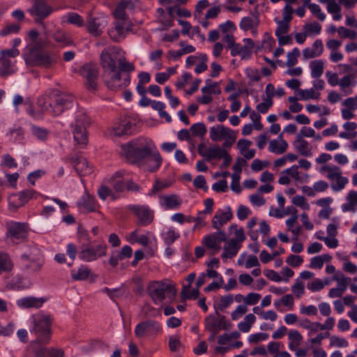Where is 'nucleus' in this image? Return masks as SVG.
<instances>
[{"label": "nucleus", "instance_id": "2", "mask_svg": "<svg viewBox=\"0 0 357 357\" xmlns=\"http://www.w3.org/2000/svg\"><path fill=\"white\" fill-rule=\"evenodd\" d=\"M74 98L70 94L57 93L52 96H41L38 99L37 105L45 112L52 116H59L65 109L70 108Z\"/></svg>", "mask_w": 357, "mask_h": 357}, {"label": "nucleus", "instance_id": "18", "mask_svg": "<svg viewBox=\"0 0 357 357\" xmlns=\"http://www.w3.org/2000/svg\"><path fill=\"white\" fill-rule=\"evenodd\" d=\"M67 160L73 166L79 176H86L92 172V167L89 165L88 160L84 157L81 155L68 157Z\"/></svg>", "mask_w": 357, "mask_h": 357}, {"label": "nucleus", "instance_id": "54", "mask_svg": "<svg viewBox=\"0 0 357 357\" xmlns=\"http://www.w3.org/2000/svg\"><path fill=\"white\" fill-rule=\"evenodd\" d=\"M303 29L307 35L319 34L321 30V26L318 22L306 24Z\"/></svg>", "mask_w": 357, "mask_h": 357}, {"label": "nucleus", "instance_id": "49", "mask_svg": "<svg viewBox=\"0 0 357 357\" xmlns=\"http://www.w3.org/2000/svg\"><path fill=\"white\" fill-rule=\"evenodd\" d=\"M300 56V51L295 47L291 52L287 53L286 66L289 68L294 66L298 62V57Z\"/></svg>", "mask_w": 357, "mask_h": 357}, {"label": "nucleus", "instance_id": "33", "mask_svg": "<svg viewBox=\"0 0 357 357\" xmlns=\"http://www.w3.org/2000/svg\"><path fill=\"white\" fill-rule=\"evenodd\" d=\"M311 75L313 78H319L324 69V62L322 60H314L310 62Z\"/></svg>", "mask_w": 357, "mask_h": 357}, {"label": "nucleus", "instance_id": "60", "mask_svg": "<svg viewBox=\"0 0 357 357\" xmlns=\"http://www.w3.org/2000/svg\"><path fill=\"white\" fill-rule=\"evenodd\" d=\"M308 8L311 13L315 15L320 21H324L326 18L325 14L321 11V8L319 5L315 3H310Z\"/></svg>", "mask_w": 357, "mask_h": 357}, {"label": "nucleus", "instance_id": "42", "mask_svg": "<svg viewBox=\"0 0 357 357\" xmlns=\"http://www.w3.org/2000/svg\"><path fill=\"white\" fill-rule=\"evenodd\" d=\"M66 17V22L68 24L75 25L78 27H82L84 25V20L83 17L77 13H68Z\"/></svg>", "mask_w": 357, "mask_h": 357}, {"label": "nucleus", "instance_id": "31", "mask_svg": "<svg viewBox=\"0 0 357 357\" xmlns=\"http://www.w3.org/2000/svg\"><path fill=\"white\" fill-rule=\"evenodd\" d=\"M13 268L14 264L10 256L6 252H0V275L10 272Z\"/></svg>", "mask_w": 357, "mask_h": 357}, {"label": "nucleus", "instance_id": "30", "mask_svg": "<svg viewBox=\"0 0 357 357\" xmlns=\"http://www.w3.org/2000/svg\"><path fill=\"white\" fill-rule=\"evenodd\" d=\"M182 204L181 199L176 195H171L165 196L162 199V205L167 209H176L180 207Z\"/></svg>", "mask_w": 357, "mask_h": 357}, {"label": "nucleus", "instance_id": "19", "mask_svg": "<svg viewBox=\"0 0 357 357\" xmlns=\"http://www.w3.org/2000/svg\"><path fill=\"white\" fill-rule=\"evenodd\" d=\"M132 24L128 20H116L114 29L109 31L108 33L114 41H119L125 36V31H130Z\"/></svg>", "mask_w": 357, "mask_h": 357}, {"label": "nucleus", "instance_id": "3", "mask_svg": "<svg viewBox=\"0 0 357 357\" xmlns=\"http://www.w3.org/2000/svg\"><path fill=\"white\" fill-rule=\"evenodd\" d=\"M31 320L33 327L31 333L35 335L37 342L43 344H48L52 334L54 317L50 314L39 312L32 315Z\"/></svg>", "mask_w": 357, "mask_h": 357}, {"label": "nucleus", "instance_id": "32", "mask_svg": "<svg viewBox=\"0 0 357 357\" xmlns=\"http://www.w3.org/2000/svg\"><path fill=\"white\" fill-rule=\"evenodd\" d=\"M19 203L17 204V206H22L24 205L26 203L29 202V199L36 198L38 196V193L36 191L32 189H28L23 191L20 192L17 195Z\"/></svg>", "mask_w": 357, "mask_h": 357}, {"label": "nucleus", "instance_id": "55", "mask_svg": "<svg viewBox=\"0 0 357 357\" xmlns=\"http://www.w3.org/2000/svg\"><path fill=\"white\" fill-rule=\"evenodd\" d=\"M299 325L305 329L309 330L310 332H317L319 329V322H311L309 319H305L301 320Z\"/></svg>", "mask_w": 357, "mask_h": 357}, {"label": "nucleus", "instance_id": "36", "mask_svg": "<svg viewBox=\"0 0 357 357\" xmlns=\"http://www.w3.org/2000/svg\"><path fill=\"white\" fill-rule=\"evenodd\" d=\"M43 344H40L37 342L32 343L33 352L35 357H50V348H47L43 346Z\"/></svg>", "mask_w": 357, "mask_h": 357}, {"label": "nucleus", "instance_id": "1", "mask_svg": "<svg viewBox=\"0 0 357 357\" xmlns=\"http://www.w3.org/2000/svg\"><path fill=\"white\" fill-rule=\"evenodd\" d=\"M121 149L129 162L144 167L149 172L156 171L161 165L162 157L150 139H134L121 145Z\"/></svg>", "mask_w": 357, "mask_h": 357}, {"label": "nucleus", "instance_id": "51", "mask_svg": "<svg viewBox=\"0 0 357 357\" xmlns=\"http://www.w3.org/2000/svg\"><path fill=\"white\" fill-rule=\"evenodd\" d=\"M333 280L337 282V287L342 292L344 293L348 286L347 278L343 274H335L333 277Z\"/></svg>", "mask_w": 357, "mask_h": 357}, {"label": "nucleus", "instance_id": "53", "mask_svg": "<svg viewBox=\"0 0 357 357\" xmlns=\"http://www.w3.org/2000/svg\"><path fill=\"white\" fill-rule=\"evenodd\" d=\"M33 135L41 141L47 139L49 135V131L45 128H42L37 126H33L31 128Z\"/></svg>", "mask_w": 357, "mask_h": 357}, {"label": "nucleus", "instance_id": "39", "mask_svg": "<svg viewBox=\"0 0 357 357\" xmlns=\"http://www.w3.org/2000/svg\"><path fill=\"white\" fill-rule=\"evenodd\" d=\"M258 18L256 17L255 19H253L250 17H243L239 24L240 28L245 31L254 28L255 26H258Z\"/></svg>", "mask_w": 357, "mask_h": 357}, {"label": "nucleus", "instance_id": "57", "mask_svg": "<svg viewBox=\"0 0 357 357\" xmlns=\"http://www.w3.org/2000/svg\"><path fill=\"white\" fill-rule=\"evenodd\" d=\"M349 343L347 340L343 337H339L335 335H333L330 337V346L337 347H347Z\"/></svg>", "mask_w": 357, "mask_h": 357}, {"label": "nucleus", "instance_id": "41", "mask_svg": "<svg viewBox=\"0 0 357 357\" xmlns=\"http://www.w3.org/2000/svg\"><path fill=\"white\" fill-rule=\"evenodd\" d=\"M190 287L183 286L181 295L183 301L186 299H197L199 295V288L190 289Z\"/></svg>", "mask_w": 357, "mask_h": 357}, {"label": "nucleus", "instance_id": "8", "mask_svg": "<svg viewBox=\"0 0 357 357\" xmlns=\"http://www.w3.org/2000/svg\"><path fill=\"white\" fill-rule=\"evenodd\" d=\"M162 328L157 321L149 319L138 323L135 328V335L137 338L155 337L161 333Z\"/></svg>", "mask_w": 357, "mask_h": 357}, {"label": "nucleus", "instance_id": "43", "mask_svg": "<svg viewBox=\"0 0 357 357\" xmlns=\"http://www.w3.org/2000/svg\"><path fill=\"white\" fill-rule=\"evenodd\" d=\"M206 328L212 333L213 338L219 331V324L214 317L209 316L206 319Z\"/></svg>", "mask_w": 357, "mask_h": 357}, {"label": "nucleus", "instance_id": "47", "mask_svg": "<svg viewBox=\"0 0 357 357\" xmlns=\"http://www.w3.org/2000/svg\"><path fill=\"white\" fill-rule=\"evenodd\" d=\"M0 61L2 65V68L0 70V75L1 77H6L12 73V71L10 70V61L8 58L6 56L0 55Z\"/></svg>", "mask_w": 357, "mask_h": 357}, {"label": "nucleus", "instance_id": "11", "mask_svg": "<svg viewBox=\"0 0 357 357\" xmlns=\"http://www.w3.org/2000/svg\"><path fill=\"white\" fill-rule=\"evenodd\" d=\"M7 228V238L13 244H19L27 240L29 229L26 224L10 222L8 224Z\"/></svg>", "mask_w": 357, "mask_h": 357}, {"label": "nucleus", "instance_id": "21", "mask_svg": "<svg viewBox=\"0 0 357 357\" xmlns=\"http://www.w3.org/2000/svg\"><path fill=\"white\" fill-rule=\"evenodd\" d=\"M45 301L43 298L28 296L18 299L16 303L20 308H39L42 307Z\"/></svg>", "mask_w": 357, "mask_h": 357}, {"label": "nucleus", "instance_id": "26", "mask_svg": "<svg viewBox=\"0 0 357 357\" xmlns=\"http://www.w3.org/2000/svg\"><path fill=\"white\" fill-rule=\"evenodd\" d=\"M241 247V245L236 243V240L230 239L227 244L224 247V251L222 254V257L225 259H231L237 255Z\"/></svg>", "mask_w": 357, "mask_h": 357}, {"label": "nucleus", "instance_id": "24", "mask_svg": "<svg viewBox=\"0 0 357 357\" xmlns=\"http://www.w3.org/2000/svg\"><path fill=\"white\" fill-rule=\"evenodd\" d=\"M295 149L301 155L306 157L312 155V146L310 144L302 138V135H296V140L294 142Z\"/></svg>", "mask_w": 357, "mask_h": 357}, {"label": "nucleus", "instance_id": "14", "mask_svg": "<svg viewBox=\"0 0 357 357\" xmlns=\"http://www.w3.org/2000/svg\"><path fill=\"white\" fill-rule=\"evenodd\" d=\"M321 172H327V178L330 181L337 180L336 183L331 184V188L335 192H339L344 188L345 185L349 182L347 177L342 176V172L341 169L335 165H325L321 168Z\"/></svg>", "mask_w": 357, "mask_h": 357}, {"label": "nucleus", "instance_id": "5", "mask_svg": "<svg viewBox=\"0 0 357 357\" xmlns=\"http://www.w3.org/2000/svg\"><path fill=\"white\" fill-rule=\"evenodd\" d=\"M31 6L27 12L33 17L35 23L42 24L43 20L49 17L55 9L47 0H29Z\"/></svg>", "mask_w": 357, "mask_h": 357}, {"label": "nucleus", "instance_id": "63", "mask_svg": "<svg viewBox=\"0 0 357 357\" xmlns=\"http://www.w3.org/2000/svg\"><path fill=\"white\" fill-rule=\"evenodd\" d=\"M261 298V295L258 293H249L244 299V304L247 305H253L257 304L259 299Z\"/></svg>", "mask_w": 357, "mask_h": 357}, {"label": "nucleus", "instance_id": "15", "mask_svg": "<svg viewBox=\"0 0 357 357\" xmlns=\"http://www.w3.org/2000/svg\"><path fill=\"white\" fill-rule=\"evenodd\" d=\"M227 235L224 231H217L211 234L205 236L202 243L211 250L213 255L217 254L221 249L220 244L227 241Z\"/></svg>", "mask_w": 357, "mask_h": 357}, {"label": "nucleus", "instance_id": "44", "mask_svg": "<svg viewBox=\"0 0 357 357\" xmlns=\"http://www.w3.org/2000/svg\"><path fill=\"white\" fill-rule=\"evenodd\" d=\"M117 68L120 73H129L135 70V66L132 63L128 62L125 59L120 58L118 59Z\"/></svg>", "mask_w": 357, "mask_h": 357}, {"label": "nucleus", "instance_id": "50", "mask_svg": "<svg viewBox=\"0 0 357 357\" xmlns=\"http://www.w3.org/2000/svg\"><path fill=\"white\" fill-rule=\"evenodd\" d=\"M298 93L300 96V99L309 100V99H318L320 96L319 93H315L313 89H299Z\"/></svg>", "mask_w": 357, "mask_h": 357}, {"label": "nucleus", "instance_id": "46", "mask_svg": "<svg viewBox=\"0 0 357 357\" xmlns=\"http://www.w3.org/2000/svg\"><path fill=\"white\" fill-rule=\"evenodd\" d=\"M234 301V297L231 294L221 296L218 304H215V307L220 310H224L228 307Z\"/></svg>", "mask_w": 357, "mask_h": 357}, {"label": "nucleus", "instance_id": "20", "mask_svg": "<svg viewBox=\"0 0 357 357\" xmlns=\"http://www.w3.org/2000/svg\"><path fill=\"white\" fill-rule=\"evenodd\" d=\"M233 218V213L231 207L227 206L225 211L218 210L211 220L212 227L217 231H222L220 229Z\"/></svg>", "mask_w": 357, "mask_h": 357}, {"label": "nucleus", "instance_id": "45", "mask_svg": "<svg viewBox=\"0 0 357 357\" xmlns=\"http://www.w3.org/2000/svg\"><path fill=\"white\" fill-rule=\"evenodd\" d=\"M190 130L194 136L201 137L202 138L206 135L207 130L203 123H194L190 127Z\"/></svg>", "mask_w": 357, "mask_h": 357}, {"label": "nucleus", "instance_id": "9", "mask_svg": "<svg viewBox=\"0 0 357 357\" xmlns=\"http://www.w3.org/2000/svg\"><path fill=\"white\" fill-rule=\"evenodd\" d=\"M88 124V117L85 114H80L76 116L75 123L72 125V127L73 138L77 144L83 146L87 144L86 126Z\"/></svg>", "mask_w": 357, "mask_h": 357}, {"label": "nucleus", "instance_id": "62", "mask_svg": "<svg viewBox=\"0 0 357 357\" xmlns=\"http://www.w3.org/2000/svg\"><path fill=\"white\" fill-rule=\"evenodd\" d=\"M337 32L340 36L342 38H349L350 39H355L357 37V33L355 31L346 29L344 26H340L337 29Z\"/></svg>", "mask_w": 357, "mask_h": 357}, {"label": "nucleus", "instance_id": "17", "mask_svg": "<svg viewBox=\"0 0 357 357\" xmlns=\"http://www.w3.org/2000/svg\"><path fill=\"white\" fill-rule=\"evenodd\" d=\"M130 209L137 218V224L140 226L150 225L154 219V212L148 206L133 205Z\"/></svg>", "mask_w": 357, "mask_h": 357}, {"label": "nucleus", "instance_id": "12", "mask_svg": "<svg viewBox=\"0 0 357 357\" xmlns=\"http://www.w3.org/2000/svg\"><path fill=\"white\" fill-rule=\"evenodd\" d=\"M79 74L85 79V86L89 91H95L98 89L99 69L96 64H84L79 70Z\"/></svg>", "mask_w": 357, "mask_h": 357}, {"label": "nucleus", "instance_id": "56", "mask_svg": "<svg viewBox=\"0 0 357 357\" xmlns=\"http://www.w3.org/2000/svg\"><path fill=\"white\" fill-rule=\"evenodd\" d=\"M123 3H119L116 6L115 10L114 12V16L116 20H128V17L127 14L125 12L126 8L123 6Z\"/></svg>", "mask_w": 357, "mask_h": 357}, {"label": "nucleus", "instance_id": "48", "mask_svg": "<svg viewBox=\"0 0 357 357\" xmlns=\"http://www.w3.org/2000/svg\"><path fill=\"white\" fill-rule=\"evenodd\" d=\"M22 259L24 260V267L26 270L36 272L40 269V264L34 260L29 261L26 255H22Z\"/></svg>", "mask_w": 357, "mask_h": 357}, {"label": "nucleus", "instance_id": "29", "mask_svg": "<svg viewBox=\"0 0 357 357\" xmlns=\"http://www.w3.org/2000/svg\"><path fill=\"white\" fill-rule=\"evenodd\" d=\"M53 38L61 47L69 46L73 44L71 37L65 31L59 29L53 34Z\"/></svg>", "mask_w": 357, "mask_h": 357}, {"label": "nucleus", "instance_id": "52", "mask_svg": "<svg viewBox=\"0 0 357 357\" xmlns=\"http://www.w3.org/2000/svg\"><path fill=\"white\" fill-rule=\"evenodd\" d=\"M262 100L263 102L258 104L256 107V109L258 111V112L261 114H266L268 112L269 109L273 106V100L265 98H263Z\"/></svg>", "mask_w": 357, "mask_h": 357}, {"label": "nucleus", "instance_id": "59", "mask_svg": "<svg viewBox=\"0 0 357 357\" xmlns=\"http://www.w3.org/2000/svg\"><path fill=\"white\" fill-rule=\"evenodd\" d=\"M218 83L214 82L211 84L206 85L205 86L202 88V92L204 94H216L219 95L221 93V89L218 86Z\"/></svg>", "mask_w": 357, "mask_h": 357}, {"label": "nucleus", "instance_id": "58", "mask_svg": "<svg viewBox=\"0 0 357 357\" xmlns=\"http://www.w3.org/2000/svg\"><path fill=\"white\" fill-rule=\"evenodd\" d=\"M208 61V57L206 54H200L199 56V63L197 64L195 72L197 74L202 73L207 70V64L206 62Z\"/></svg>", "mask_w": 357, "mask_h": 357}, {"label": "nucleus", "instance_id": "4", "mask_svg": "<svg viewBox=\"0 0 357 357\" xmlns=\"http://www.w3.org/2000/svg\"><path fill=\"white\" fill-rule=\"evenodd\" d=\"M148 292L155 304L161 303L166 296L172 298L176 294L175 287L165 282L153 281L148 287Z\"/></svg>", "mask_w": 357, "mask_h": 357}, {"label": "nucleus", "instance_id": "35", "mask_svg": "<svg viewBox=\"0 0 357 357\" xmlns=\"http://www.w3.org/2000/svg\"><path fill=\"white\" fill-rule=\"evenodd\" d=\"M288 337L290 340L289 343V348L291 351H296V347H298L303 340L301 334L296 330H291L288 333Z\"/></svg>", "mask_w": 357, "mask_h": 357}, {"label": "nucleus", "instance_id": "27", "mask_svg": "<svg viewBox=\"0 0 357 357\" xmlns=\"http://www.w3.org/2000/svg\"><path fill=\"white\" fill-rule=\"evenodd\" d=\"M91 274V268L86 265H81L77 270L70 271V276L74 281L86 280Z\"/></svg>", "mask_w": 357, "mask_h": 357}, {"label": "nucleus", "instance_id": "38", "mask_svg": "<svg viewBox=\"0 0 357 357\" xmlns=\"http://www.w3.org/2000/svg\"><path fill=\"white\" fill-rule=\"evenodd\" d=\"M225 151L226 150L220 148L218 145L209 148L206 160L207 161H211L213 159H222V157L225 154Z\"/></svg>", "mask_w": 357, "mask_h": 357}, {"label": "nucleus", "instance_id": "6", "mask_svg": "<svg viewBox=\"0 0 357 357\" xmlns=\"http://www.w3.org/2000/svg\"><path fill=\"white\" fill-rule=\"evenodd\" d=\"M59 58V56L55 53L46 51H36L31 52L29 55L26 61L33 66L52 68L56 64Z\"/></svg>", "mask_w": 357, "mask_h": 357}, {"label": "nucleus", "instance_id": "34", "mask_svg": "<svg viewBox=\"0 0 357 357\" xmlns=\"http://www.w3.org/2000/svg\"><path fill=\"white\" fill-rule=\"evenodd\" d=\"M132 124L130 122L123 121L119 125L114 126L112 132L115 136L122 137L123 135H130Z\"/></svg>", "mask_w": 357, "mask_h": 357}, {"label": "nucleus", "instance_id": "7", "mask_svg": "<svg viewBox=\"0 0 357 357\" xmlns=\"http://www.w3.org/2000/svg\"><path fill=\"white\" fill-rule=\"evenodd\" d=\"M119 49L115 47H109L104 49L100 54V64L105 74L112 73L118 71L117 54Z\"/></svg>", "mask_w": 357, "mask_h": 357}, {"label": "nucleus", "instance_id": "40", "mask_svg": "<svg viewBox=\"0 0 357 357\" xmlns=\"http://www.w3.org/2000/svg\"><path fill=\"white\" fill-rule=\"evenodd\" d=\"M327 10L333 15V18L335 21L340 20L342 18L341 7L334 1H330L327 4Z\"/></svg>", "mask_w": 357, "mask_h": 357}, {"label": "nucleus", "instance_id": "13", "mask_svg": "<svg viewBox=\"0 0 357 357\" xmlns=\"http://www.w3.org/2000/svg\"><path fill=\"white\" fill-rule=\"evenodd\" d=\"M104 82L109 90L120 91L130 84V75L127 74L122 77L119 70L112 73L104 74Z\"/></svg>", "mask_w": 357, "mask_h": 357}, {"label": "nucleus", "instance_id": "16", "mask_svg": "<svg viewBox=\"0 0 357 357\" xmlns=\"http://www.w3.org/2000/svg\"><path fill=\"white\" fill-rule=\"evenodd\" d=\"M86 29L88 32L94 37L101 36L103 29L107 24V17L100 15L95 17L90 12L88 15Z\"/></svg>", "mask_w": 357, "mask_h": 357}, {"label": "nucleus", "instance_id": "64", "mask_svg": "<svg viewBox=\"0 0 357 357\" xmlns=\"http://www.w3.org/2000/svg\"><path fill=\"white\" fill-rule=\"evenodd\" d=\"M179 236L178 233H176L173 228H170L165 234V241L166 244L170 245L178 238Z\"/></svg>", "mask_w": 357, "mask_h": 357}, {"label": "nucleus", "instance_id": "37", "mask_svg": "<svg viewBox=\"0 0 357 357\" xmlns=\"http://www.w3.org/2000/svg\"><path fill=\"white\" fill-rule=\"evenodd\" d=\"M255 321L256 317L254 314H248L245 317L243 321L238 323V328L241 332L248 333Z\"/></svg>", "mask_w": 357, "mask_h": 357}, {"label": "nucleus", "instance_id": "23", "mask_svg": "<svg viewBox=\"0 0 357 357\" xmlns=\"http://www.w3.org/2000/svg\"><path fill=\"white\" fill-rule=\"evenodd\" d=\"M287 148L288 143L283 139L282 133L279 135L277 139L271 140L268 145L269 151L278 155L284 153Z\"/></svg>", "mask_w": 357, "mask_h": 357}, {"label": "nucleus", "instance_id": "10", "mask_svg": "<svg viewBox=\"0 0 357 357\" xmlns=\"http://www.w3.org/2000/svg\"><path fill=\"white\" fill-rule=\"evenodd\" d=\"M107 248L105 244H98L94 247L89 244L82 245L78 252V257L84 261H93L106 255Z\"/></svg>", "mask_w": 357, "mask_h": 357}, {"label": "nucleus", "instance_id": "22", "mask_svg": "<svg viewBox=\"0 0 357 357\" xmlns=\"http://www.w3.org/2000/svg\"><path fill=\"white\" fill-rule=\"evenodd\" d=\"M79 208L83 209L86 213L95 212L99 208V204L94 196L86 194L83 196L81 201L77 203Z\"/></svg>", "mask_w": 357, "mask_h": 357}, {"label": "nucleus", "instance_id": "28", "mask_svg": "<svg viewBox=\"0 0 357 357\" xmlns=\"http://www.w3.org/2000/svg\"><path fill=\"white\" fill-rule=\"evenodd\" d=\"M126 172L123 170L116 172L111 178V182L114 189L116 192H122L126 188L123 176Z\"/></svg>", "mask_w": 357, "mask_h": 357}, {"label": "nucleus", "instance_id": "61", "mask_svg": "<svg viewBox=\"0 0 357 357\" xmlns=\"http://www.w3.org/2000/svg\"><path fill=\"white\" fill-rule=\"evenodd\" d=\"M182 344L180 341L179 337L177 335L171 336L169 338V349L173 351L176 352L179 350V349L181 347Z\"/></svg>", "mask_w": 357, "mask_h": 357}, {"label": "nucleus", "instance_id": "25", "mask_svg": "<svg viewBox=\"0 0 357 357\" xmlns=\"http://www.w3.org/2000/svg\"><path fill=\"white\" fill-rule=\"evenodd\" d=\"M231 132V129L222 125H216L210 128V138L213 142H219L222 140L229 133Z\"/></svg>", "mask_w": 357, "mask_h": 357}]
</instances>
